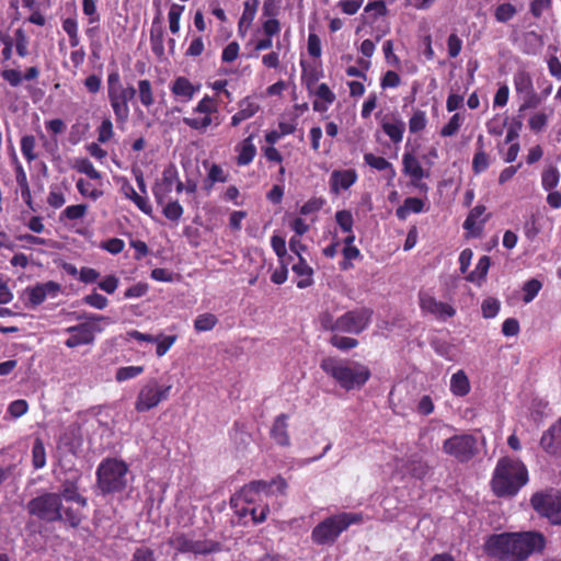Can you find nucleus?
<instances>
[{"mask_svg": "<svg viewBox=\"0 0 561 561\" xmlns=\"http://www.w3.org/2000/svg\"><path fill=\"white\" fill-rule=\"evenodd\" d=\"M546 548V537L540 531H503L484 538L482 551L490 561H526Z\"/></svg>", "mask_w": 561, "mask_h": 561, "instance_id": "f257e3e1", "label": "nucleus"}, {"mask_svg": "<svg viewBox=\"0 0 561 561\" xmlns=\"http://www.w3.org/2000/svg\"><path fill=\"white\" fill-rule=\"evenodd\" d=\"M320 368L346 391L362 389L371 376L368 366L334 356L322 358Z\"/></svg>", "mask_w": 561, "mask_h": 561, "instance_id": "f03ea898", "label": "nucleus"}, {"mask_svg": "<svg viewBox=\"0 0 561 561\" xmlns=\"http://www.w3.org/2000/svg\"><path fill=\"white\" fill-rule=\"evenodd\" d=\"M526 465L515 458L499 459L491 480L493 492L497 496H514L528 482Z\"/></svg>", "mask_w": 561, "mask_h": 561, "instance_id": "7ed1b4c3", "label": "nucleus"}, {"mask_svg": "<svg viewBox=\"0 0 561 561\" xmlns=\"http://www.w3.org/2000/svg\"><path fill=\"white\" fill-rule=\"evenodd\" d=\"M364 522L363 513L340 512L318 523L311 530V540L317 546H333L342 533L352 525Z\"/></svg>", "mask_w": 561, "mask_h": 561, "instance_id": "20e7f679", "label": "nucleus"}, {"mask_svg": "<svg viewBox=\"0 0 561 561\" xmlns=\"http://www.w3.org/2000/svg\"><path fill=\"white\" fill-rule=\"evenodd\" d=\"M107 99L115 121L118 125H125L128 122L130 110L129 102L136 95V89L133 85H124L117 69L107 75Z\"/></svg>", "mask_w": 561, "mask_h": 561, "instance_id": "39448f33", "label": "nucleus"}, {"mask_svg": "<svg viewBox=\"0 0 561 561\" xmlns=\"http://www.w3.org/2000/svg\"><path fill=\"white\" fill-rule=\"evenodd\" d=\"M76 320H84L81 323L65 329L69 337L64 342L68 348L93 345L98 333L103 331L99 322L106 320V317L98 313H71Z\"/></svg>", "mask_w": 561, "mask_h": 561, "instance_id": "423d86ee", "label": "nucleus"}, {"mask_svg": "<svg viewBox=\"0 0 561 561\" xmlns=\"http://www.w3.org/2000/svg\"><path fill=\"white\" fill-rule=\"evenodd\" d=\"M128 467L116 458L104 459L96 469L98 486L103 494L122 492L127 486Z\"/></svg>", "mask_w": 561, "mask_h": 561, "instance_id": "0eeeda50", "label": "nucleus"}, {"mask_svg": "<svg viewBox=\"0 0 561 561\" xmlns=\"http://www.w3.org/2000/svg\"><path fill=\"white\" fill-rule=\"evenodd\" d=\"M168 545L179 553H193L195 556H208L222 551L220 541L207 539L205 537H196L195 533H175L169 540Z\"/></svg>", "mask_w": 561, "mask_h": 561, "instance_id": "6e6552de", "label": "nucleus"}, {"mask_svg": "<svg viewBox=\"0 0 561 561\" xmlns=\"http://www.w3.org/2000/svg\"><path fill=\"white\" fill-rule=\"evenodd\" d=\"M172 383L160 382L158 378H149L140 387L135 400V410L138 413L148 412L171 397Z\"/></svg>", "mask_w": 561, "mask_h": 561, "instance_id": "1a4fd4ad", "label": "nucleus"}, {"mask_svg": "<svg viewBox=\"0 0 561 561\" xmlns=\"http://www.w3.org/2000/svg\"><path fill=\"white\" fill-rule=\"evenodd\" d=\"M27 513L45 523L62 520L61 495L56 492H44L26 504Z\"/></svg>", "mask_w": 561, "mask_h": 561, "instance_id": "9d476101", "label": "nucleus"}, {"mask_svg": "<svg viewBox=\"0 0 561 561\" xmlns=\"http://www.w3.org/2000/svg\"><path fill=\"white\" fill-rule=\"evenodd\" d=\"M442 451L460 463H467L479 453L478 439L468 433L455 434L443 442Z\"/></svg>", "mask_w": 561, "mask_h": 561, "instance_id": "9b49d317", "label": "nucleus"}, {"mask_svg": "<svg viewBox=\"0 0 561 561\" xmlns=\"http://www.w3.org/2000/svg\"><path fill=\"white\" fill-rule=\"evenodd\" d=\"M533 508L552 525H561V492H537L530 499Z\"/></svg>", "mask_w": 561, "mask_h": 561, "instance_id": "f8f14e48", "label": "nucleus"}, {"mask_svg": "<svg viewBox=\"0 0 561 561\" xmlns=\"http://www.w3.org/2000/svg\"><path fill=\"white\" fill-rule=\"evenodd\" d=\"M373 310L367 307L355 308L336 318L337 333L358 335L371 322Z\"/></svg>", "mask_w": 561, "mask_h": 561, "instance_id": "ddd939ff", "label": "nucleus"}, {"mask_svg": "<svg viewBox=\"0 0 561 561\" xmlns=\"http://www.w3.org/2000/svg\"><path fill=\"white\" fill-rule=\"evenodd\" d=\"M218 112V102L215 98L205 95L202 98L197 105L193 108L194 114H199L195 117H184L183 123L191 129L204 133L211 125V115Z\"/></svg>", "mask_w": 561, "mask_h": 561, "instance_id": "4468645a", "label": "nucleus"}, {"mask_svg": "<svg viewBox=\"0 0 561 561\" xmlns=\"http://www.w3.org/2000/svg\"><path fill=\"white\" fill-rule=\"evenodd\" d=\"M419 306L424 314H431L438 321H447L455 317L456 309L453 305L437 300L430 291H419Z\"/></svg>", "mask_w": 561, "mask_h": 561, "instance_id": "2eb2a0df", "label": "nucleus"}, {"mask_svg": "<svg viewBox=\"0 0 561 561\" xmlns=\"http://www.w3.org/2000/svg\"><path fill=\"white\" fill-rule=\"evenodd\" d=\"M81 472L78 469H70L64 479L60 480V492L61 501L66 503L73 502L84 508L88 505V500L79 492V482L81 480Z\"/></svg>", "mask_w": 561, "mask_h": 561, "instance_id": "dca6fc26", "label": "nucleus"}, {"mask_svg": "<svg viewBox=\"0 0 561 561\" xmlns=\"http://www.w3.org/2000/svg\"><path fill=\"white\" fill-rule=\"evenodd\" d=\"M402 172L411 179V184L420 191H427V185L422 183L424 178H428L430 173L425 171L414 154L413 150L409 151L408 146L405 152L402 156Z\"/></svg>", "mask_w": 561, "mask_h": 561, "instance_id": "f3484780", "label": "nucleus"}, {"mask_svg": "<svg viewBox=\"0 0 561 561\" xmlns=\"http://www.w3.org/2000/svg\"><path fill=\"white\" fill-rule=\"evenodd\" d=\"M61 291L59 283L48 280L46 283H37L34 286H28L25 289L28 304L32 308H36L42 305L46 298H56Z\"/></svg>", "mask_w": 561, "mask_h": 561, "instance_id": "a211bd4d", "label": "nucleus"}, {"mask_svg": "<svg viewBox=\"0 0 561 561\" xmlns=\"http://www.w3.org/2000/svg\"><path fill=\"white\" fill-rule=\"evenodd\" d=\"M199 85L193 84L188 78L184 76L176 77L170 84V91L174 100L181 103H188L193 100Z\"/></svg>", "mask_w": 561, "mask_h": 561, "instance_id": "6ab92c4d", "label": "nucleus"}, {"mask_svg": "<svg viewBox=\"0 0 561 561\" xmlns=\"http://www.w3.org/2000/svg\"><path fill=\"white\" fill-rule=\"evenodd\" d=\"M540 446L549 455L561 456V417L543 432Z\"/></svg>", "mask_w": 561, "mask_h": 561, "instance_id": "aec40b11", "label": "nucleus"}, {"mask_svg": "<svg viewBox=\"0 0 561 561\" xmlns=\"http://www.w3.org/2000/svg\"><path fill=\"white\" fill-rule=\"evenodd\" d=\"M358 179L355 169L334 170L330 176V191L339 194L342 190L346 191L353 186Z\"/></svg>", "mask_w": 561, "mask_h": 561, "instance_id": "412c9836", "label": "nucleus"}, {"mask_svg": "<svg viewBox=\"0 0 561 561\" xmlns=\"http://www.w3.org/2000/svg\"><path fill=\"white\" fill-rule=\"evenodd\" d=\"M301 67V83L306 87L309 93L313 92L317 82L323 77V69L321 62H308L304 59L300 60Z\"/></svg>", "mask_w": 561, "mask_h": 561, "instance_id": "4be33fe9", "label": "nucleus"}, {"mask_svg": "<svg viewBox=\"0 0 561 561\" xmlns=\"http://www.w3.org/2000/svg\"><path fill=\"white\" fill-rule=\"evenodd\" d=\"M118 182L121 183V193L125 198L130 199L144 214H152V206L147 197L138 194L126 178L122 176Z\"/></svg>", "mask_w": 561, "mask_h": 561, "instance_id": "5701e85b", "label": "nucleus"}, {"mask_svg": "<svg viewBox=\"0 0 561 561\" xmlns=\"http://www.w3.org/2000/svg\"><path fill=\"white\" fill-rule=\"evenodd\" d=\"M486 208L484 205L474 206L468 214L466 220L463 221V229L468 230L471 236L479 237L482 232L483 225L488 221L489 215L480 219Z\"/></svg>", "mask_w": 561, "mask_h": 561, "instance_id": "b1692460", "label": "nucleus"}, {"mask_svg": "<svg viewBox=\"0 0 561 561\" xmlns=\"http://www.w3.org/2000/svg\"><path fill=\"white\" fill-rule=\"evenodd\" d=\"M239 111L231 116L230 125L236 127L243 121L253 117L261 108L260 104L251 96H245L238 103Z\"/></svg>", "mask_w": 561, "mask_h": 561, "instance_id": "393cba45", "label": "nucleus"}, {"mask_svg": "<svg viewBox=\"0 0 561 561\" xmlns=\"http://www.w3.org/2000/svg\"><path fill=\"white\" fill-rule=\"evenodd\" d=\"M39 76V69L36 66L28 67L24 75L19 69L10 68L1 71V77L11 87L16 88L21 85L23 80L33 81Z\"/></svg>", "mask_w": 561, "mask_h": 561, "instance_id": "a878e982", "label": "nucleus"}, {"mask_svg": "<svg viewBox=\"0 0 561 561\" xmlns=\"http://www.w3.org/2000/svg\"><path fill=\"white\" fill-rule=\"evenodd\" d=\"M317 100L312 102V108L314 112L323 113L329 110V106L334 103L336 96L327 83H320L316 85L313 92Z\"/></svg>", "mask_w": 561, "mask_h": 561, "instance_id": "bb28decb", "label": "nucleus"}, {"mask_svg": "<svg viewBox=\"0 0 561 561\" xmlns=\"http://www.w3.org/2000/svg\"><path fill=\"white\" fill-rule=\"evenodd\" d=\"M288 415L282 413L277 415L273 422L270 431L272 439L279 446L286 447L290 445V438L288 434Z\"/></svg>", "mask_w": 561, "mask_h": 561, "instance_id": "cd10ccee", "label": "nucleus"}, {"mask_svg": "<svg viewBox=\"0 0 561 561\" xmlns=\"http://www.w3.org/2000/svg\"><path fill=\"white\" fill-rule=\"evenodd\" d=\"M150 46L158 59L164 57V28L160 20V13L153 19L150 30Z\"/></svg>", "mask_w": 561, "mask_h": 561, "instance_id": "c85d7f7f", "label": "nucleus"}, {"mask_svg": "<svg viewBox=\"0 0 561 561\" xmlns=\"http://www.w3.org/2000/svg\"><path fill=\"white\" fill-rule=\"evenodd\" d=\"M381 128L390 140L397 145L403 139L405 123L401 118L393 116L390 121L383 119L381 122Z\"/></svg>", "mask_w": 561, "mask_h": 561, "instance_id": "c756f323", "label": "nucleus"}, {"mask_svg": "<svg viewBox=\"0 0 561 561\" xmlns=\"http://www.w3.org/2000/svg\"><path fill=\"white\" fill-rule=\"evenodd\" d=\"M291 270L299 277L296 284L298 288L304 289L313 284V270L302 256L298 259Z\"/></svg>", "mask_w": 561, "mask_h": 561, "instance_id": "7c9ffc66", "label": "nucleus"}, {"mask_svg": "<svg viewBox=\"0 0 561 561\" xmlns=\"http://www.w3.org/2000/svg\"><path fill=\"white\" fill-rule=\"evenodd\" d=\"M253 135L244 138L239 146H237L236 150L238 152L237 156V164L240 167H244L250 164L255 156H256V147L253 144Z\"/></svg>", "mask_w": 561, "mask_h": 561, "instance_id": "2f4dec72", "label": "nucleus"}, {"mask_svg": "<svg viewBox=\"0 0 561 561\" xmlns=\"http://www.w3.org/2000/svg\"><path fill=\"white\" fill-rule=\"evenodd\" d=\"M425 203L419 197H407L403 204L396 209V216L399 220H405L410 214L423 213Z\"/></svg>", "mask_w": 561, "mask_h": 561, "instance_id": "473e14b6", "label": "nucleus"}, {"mask_svg": "<svg viewBox=\"0 0 561 561\" xmlns=\"http://www.w3.org/2000/svg\"><path fill=\"white\" fill-rule=\"evenodd\" d=\"M405 469L413 478L419 480L424 479L431 470L427 461L416 454L408 458Z\"/></svg>", "mask_w": 561, "mask_h": 561, "instance_id": "72a5a7b5", "label": "nucleus"}, {"mask_svg": "<svg viewBox=\"0 0 561 561\" xmlns=\"http://www.w3.org/2000/svg\"><path fill=\"white\" fill-rule=\"evenodd\" d=\"M259 496L260 493L254 491L248 483L230 497L229 504L230 507H237L242 503L253 504L259 500Z\"/></svg>", "mask_w": 561, "mask_h": 561, "instance_id": "f704fd0d", "label": "nucleus"}, {"mask_svg": "<svg viewBox=\"0 0 561 561\" xmlns=\"http://www.w3.org/2000/svg\"><path fill=\"white\" fill-rule=\"evenodd\" d=\"M450 391L457 397H465L470 391V382L463 370H458L451 376Z\"/></svg>", "mask_w": 561, "mask_h": 561, "instance_id": "c9c22d12", "label": "nucleus"}, {"mask_svg": "<svg viewBox=\"0 0 561 561\" xmlns=\"http://www.w3.org/2000/svg\"><path fill=\"white\" fill-rule=\"evenodd\" d=\"M139 102L146 108L151 107L154 104V95L152 83L148 79H140L137 82V90Z\"/></svg>", "mask_w": 561, "mask_h": 561, "instance_id": "e433bc0d", "label": "nucleus"}, {"mask_svg": "<svg viewBox=\"0 0 561 561\" xmlns=\"http://www.w3.org/2000/svg\"><path fill=\"white\" fill-rule=\"evenodd\" d=\"M228 176V173L225 172L219 164L211 163L207 172V178L204 181V188L209 192L216 183L227 182Z\"/></svg>", "mask_w": 561, "mask_h": 561, "instance_id": "4c0bfd02", "label": "nucleus"}, {"mask_svg": "<svg viewBox=\"0 0 561 561\" xmlns=\"http://www.w3.org/2000/svg\"><path fill=\"white\" fill-rule=\"evenodd\" d=\"M32 465L38 470L46 465V450L42 438L36 437L32 447Z\"/></svg>", "mask_w": 561, "mask_h": 561, "instance_id": "58836bf2", "label": "nucleus"}, {"mask_svg": "<svg viewBox=\"0 0 561 561\" xmlns=\"http://www.w3.org/2000/svg\"><path fill=\"white\" fill-rule=\"evenodd\" d=\"M491 265V259L488 255H483L479 259L476 268L468 275L470 282L484 280Z\"/></svg>", "mask_w": 561, "mask_h": 561, "instance_id": "ea45409f", "label": "nucleus"}, {"mask_svg": "<svg viewBox=\"0 0 561 561\" xmlns=\"http://www.w3.org/2000/svg\"><path fill=\"white\" fill-rule=\"evenodd\" d=\"M513 81L518 93H530L534 90L533 79L526 71H517L514 75Z\"/></svg>", "mask_w": 561, "mask_h": 561, "instance_id": "a19ab883", "label": "nucleus"}, {"mask_svg": "<svg viewBox=\"0 0 561 561\" xmlns=\"http://www.w3.org/2000/svg\"><path fill=\"white\" fill-rule=\"evenodd\" d=\"M218 323V319L214 313H202L194 320V329L197 332H206L213 330Z\"/></svg>", "mask_w": 561, "mask_h": 561, "instance_id": "79ce46f5", "label": "nucleus"}, {"mask_svg": "<svg viewBox=\"0 0 561 561\" xmlns=\"http://www.w3.org/2000/svg\"><path fill=\"white\" fill-rule=\"evenodd\" d=\"M341 334L342 333H335L330 337L329 343L333 347L343 352L357 347L358 341L356 339L351 336H342Z\"/></svg>", "mask_w": 561, "mask_h": 561, "instance_id": "37998d69", "label": "nucleus"}, {"mask_svg": "<svg viewBox=\"0 0 561 561\" xmlns=\"http://www.w3.org/2000/svg\"><path fill=\"white\" fill-rule=\"evenodd\" d=\"M83 519L81 510L73 508L70 505L62 506V520L71 528H77Z\"/></svg>", "mask_w": 561, "mask_h": 561, "instance_id": "c03bdc74", "label": "nucleus"}, {"mask_svg": "<svg viewBox=\"0 0 561 561\" xmlns=\"http://www.w3.org/2000/svg\"><path fill=\"white\" fill-rule=\"evenodd\" d=\"M517 13L516 7L510 2L499 4L494 10V18L499 23L511 21Z\"/></svg>", "mask_w": 561, "mask_h": 561, "instance_id": "a18cd8bd", "label": "nucleus"}, {"mask_svg": "<svg viewBox=\"0 0 561 561\" xmlns=\"http://www.w3.org/2000/svg\"><path fill=\"white\" fill-rule=\"evenodd\" d=\"M13 46H15V50H16V54L21 57V58H25L26 56H28L30 51H28V37L25 33V31L21 27L16 28L14 31V44Z\"/></svg>", "mask_w": 561, "mask_h": 561, "instance_id": "49530a36", "label": "nucleus"}, {"mask_svg": "<svg viewBox=\"0 0 561 561\" xmlns=\"http://www.w3.org/2000/svg\"><path fill=\"white\" fill-rule=\"evenodd\" d=\"M343 261L340 262V268L342 271H348L354 267L353 260L362 257L360 251L357 247H344L342 249Z\"/></svg>", "mask_w": 561, "mask_h": 561, "instance_id": "de8ad7c7", "label": "nucleus"}, {"mask_svg": "<svg viewBox=\"0 0 561 561\" xmlns=\"http://www.w3.org/2000/svg\"><path fill=\"white\" fill-rule=\"evenodd\" d=\"M560 180V173L557 168L549 167L543 170L541 175V184L546 191H552L557 187Z\"/></svg>", "mask_w": 561, "mask_h": 561, "instance_id": "09e8293b", "label": "nucleus"}, {"mask_svg": "<svg viewBox=\"0 0 561 561\" xmlns=\"http://www.w3.org/2000/svg\"><path fill=\"white\" fill-rule=\"evenodd\" d=\"M21 151L27 162H32L37 158L35 153L36 140L33 135H25L21 138Z\"/></svg>", "mask_w": 561, "mask_h": 561, "instance_id": "8fccbe9b", "label": "nucleus"}, {"mask_svg": "<svg viewBox=\"0 0 561 561\" xmlns=\"http://www.w3.org/2000/svg\"><path fill=\"white\" fill-rule=\"evenodd\" d=\"M427 125L426 113L422 110H416L413 112L412 116L409 118V130L412 134H416L425 129Z\"/></svg>", "mask_w": 561, "mask_h": 561, "instance_id": "3c124183", "label": "nucleus"}, {"mask_svg": "<svg viewBox=\"0 0 561 561\" xmlns=\"http://www.w3.org/2000/svg\"><path fill=\"white\" fill-rule=\"evenodd\" d=\"M542 287L541 282L536 278L527 280L523 286V301L529 304L535 299Z\"/></svg>", "mask_w": 561, "mask_h": 561, "instance_id": "603ef678", "label": "nucleus"}, {"mask_svg": "<svg viewBox=\"0 0 561 561\" xmlns=\"http://www.w3.org/2000/svg\"><path fill=\"white\" fill-rule=\"evenodd\" d=\"M463 123V116L459 113H455L440 129V136L451 137L456 135Z\"/></svg>", "mask_w": 561, "mask_h": 561, "instance_id": "864d4df0", "label": "nucleus"}, {"mask_svg": "<svg viewBox=\"0 0 561 561\" xmlns=\"http://www.w3.org/2000/svg\"><path fill=\"white\" fill-rule=\"evenodd\" d=\"M144 366H124L116 370L115 378L118 382L134 379L144 373Z\"/></svg>", "mask_w": 561, "mask_h": 561, "instance_id": "5fc2aeb1", "label": "nucleus"}, {"mask_svg": "<svg viewBox=\"0 0 561 561\" xmlns=\"http://www.w3.org/2000/svg\"><path fill=\"white\" fill-rule=\"evenodd\" d=\"M88 206L85 204H78L67 206L60 214V220H77L85 216Z\"/></svg>", "mask_w": 561, "mask_h": 561, "instance_id": "6e6d98bb", "label": "nucleus"}, {"mask_svg": "<svg viewBox=\"0 0 561 561\" xmlns=\"http://www.w3.org/2000/svg\"><path fill=\"white\" fill-rule=\"evenodd\" d=\"M490 165V159L484 150H476L472 159V171L474 174H481Z\"/></svg>", "mask_w": 561, "mask_h": 561, "instance_id": "4d7b16f0", "label": "nucleus"}, {"mask_svg": "<svg viewBox=\"0 0 561 561\" xmlns=\"http://www.w3.org/2000/svg\"><path fill=\"white\" fill-rule=\"evenodd\" d=\"M184 11V5H180L173 3L170 7L168 19H169V28L173 34H176L180 31V20L181 15Z\"/></svg>", "mask_w": 561, "mask_h": 561, "instance_id": "13d9d810", "label": "nucleus"}, {"mask_svg": "<svg viewBox=\"0 0 561 561\" xmlns=\"http://www.w3.org/2000/svg\"><path fill=\"white\" fill-rule=\"evenodd\" d=\"M82 302L89 307L94 308V309L103 310L107 307L108 299L105 296L93 290L91 294L85 295L82 298Z\"/></svg>", "mask_w": 561, "mask_h": 561, "instance_id": "bf43d9fd", "label": "nucleus"}, {"mask_svg": "<svg viewBox=\"0 0 561 561\" xmlns=\"http://www.w3.org/2000/svg\"><path fill=\"white\" fill-rule=\"evenodd\" d=\"M76 168L78 172L85 174L92 180H100L102 178L101 172L98 171L93 163L87 158L79 159L76 163Z\"/></svg>", "mask_w": 561, "mask_h": 561, "instance_id": "052dcab7", "label": "nucleus"}, {"mask_svg": "<svg viewBox=\"0 0 561 561\" xmlns=\"http://www.w3.org/2000/svg\"><path fill=\"white\" fill-rule=\"evenodd\" d=\"M162 206V214L164 215L165 218H168L171 221H178L184 213L183 207L178 201L165 203Z\"/></svg>", "mask_w": 561, "mask_h": 561, "instance_id": "680f3d73", "label": "nucleus"}, {"mask_svg": "<svg viewBox=\"0 0 561 561\" xmlns=\"http://www.w3.org/2000/svg\"><path fill=\"white\" fill-rule=\"evenodd\" d=\"M364 161L370 168L376 169L378 171H386L388 168H391V164L386 158L375 156L374 153H365Z\"/></svg>", "mask_w": 561, "mask_h": 561, "instance_id": "e2e57ef3", "label": "nucleus"}, {"mask_svg": "<svg viewBox=\"0 0 561 561\" xmlns=\"http://www.w3.org/2000/svg\"><path fill=\"white\" fill-rule=\"evenodd\" d=\"M336 224L344 232H352L354 226L353 215L350 210L343 209L335 214Z\"/></svg>", "mask_w": 561, "mask_h": 561, "instance_id": "0e129e2a", "label": "nucleus"}, {"mask_svg": "<svg viewBox=\"0 0 561 561\" xmlns=\"http://www.w3.org/2000/svg\"><path fill=\"white\" fill-rule=\"evenodd\" d=\"M96 131L98 141L101 144H106L114 135L113 123L111 118H104L98 127Z\"/></svg>", "mask_w": 561, "mask_h": 561, "instance_id": "69168bd1", "label": "nucleus"}, {"mask_svg": "<svg viewBox=\"0 0 561 561\" xmlns=\"http://www.w3.org/2000/svg\"><path fill=\"white\" fill-rule=\"evenodd\" d=\"M325 204V199L322 197H311L308 199L301 207L300 214L304 216H308L314 213H318Z\"/></svg>", "mask_w": 561, "mask_h": 561, "instance_id": "338daca9", "label": "nucleus"}, {"mask_svg": "<svg viewBox=\"0 0 561 561\" xmlns=\"http://www.w3.org/2000/svg\"><path fill=\"white\" fill-rule=\"evenodd\" d=\"M130 561H157L154 550L147 546L137 547Z\"/></svg>", "mask_w": 561, "mask_h": 561, "instance_id": "774afa93", "label": "nucleus"}]
</instances>
